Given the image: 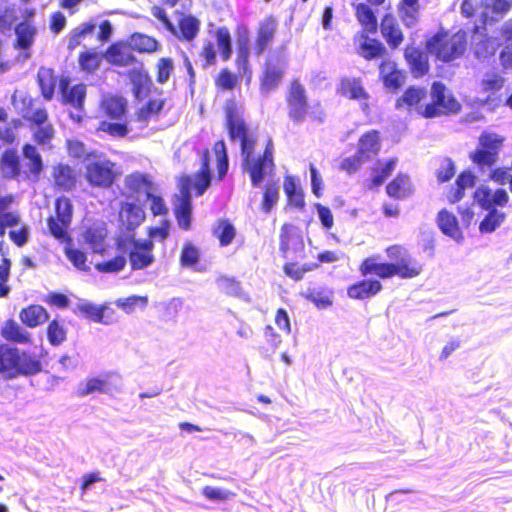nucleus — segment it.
Returning a JSON list of instances; mask_svg holds the SVG:
<instances>
[{
	"label": "nucleus",
	"mask_w": 512,
	"mask_h": 512,
	"mask_svg": "<svg viewBox=\"0 0 512 512\" xmlns=\"http://www.w3.org/2000/svg\"><path fill=\"white\" fill-rule=\"evenodd\" d=\"M21 119L31 130L34 144L25 142L21 147V160L15 148H7L0 155V174L6 180L36 183L44 171L43 158L38 150H50L56 130L49 120L47 108L37 99L23 96L16 106Z\"/></svg>",
	"instance_id": "nucleus-1"
},
{
	"label": "nucleus",
	"mask_w": 512,
	"mask_h": 512,
	"mask_svg": "<svg viewBox=\"0 0 512 512\" xmlns=\"http://www.w3.org/2000/svg\"><path fill=\"white\" fill-rule=\"evenodd\" d=\"M279 251L281 257L285 259L283 272L294 281H301L306 273L318 269L320 263H334L341 258L339 252L325 250L318 253V263L300 264L299 262L306 258V245L299 229L291 223H284L281 226Z\"/></svg>",
	"instance_id": "nucleus-2"
},
{
	"label": "nucleus",
	"mask_w": 512,
	"mask_h": 512,
	"mask_svg": "<svg viewBox=\"0 0 512 512\" xmlns=\"http://www.w3.org/2000/svg\"><path fill=\"white\" fill-rule=\"evenodd\" d=\"M385 253L391 262H379V256L376 255L364 258L358 267L361 276L375 275L378 280L396 276L401 279H412L422 273V265L411 258L403 245H390L386 247Z\"/></svg>",
	"instance_id": "nucleus-3"
},
{
	"label": "nucleus",
	"mask_w": 512,
	"mask_h": 512,
	"mask_svg": "<svg viewBox=\"0 0 512 512\" xmlns=\"http://www.w3.org/2000/svg\"><path fill=\"white\" fill-rule=\"evenodd\" d=\"M54 215H50L46 222L48 233L61 243H65L64 253L67 259L80 271L88 272L87 255L84 251L72 245L69 227L73 217V205L66 196L56 198Z\"/></svg>",
	"instance_id": "nucleus-4"
},
{
	"label": "nucleus",
	"mask_w": 512,
	"mask_h": 512,
	"mask_svg": "<svg viewBox=\"0 0 512 512\" xmlns=\"http://www.w3.org/2000/svg\"><path fill=\"white\" fill-rule=\"evenodd\" d=\"M101 113L110 121L102 120L98 123L96 131L106 133L113 138H125L130 133L126 121L129 105L127 99L119 94L103 95L99 101Z\"/></svg>",
	"instance_id": "nucleus-5"
},
{
	"label": "nucleus",
	"mask_w": 512,
	"mask_h": 512,
	"mask_svg": "<svg viewBox=\"0 0 512 512\" xmlns=\"http://www.w3.org/2000/svg\"><path fill=\"white\" fill-rule=\"evenodd\" d=\"M467 46V32L462 29L455 33L440 29L425 42L427 52L443 63H451L461 58Z\"/></svg>",
	"instance_id": "nucleus-6"
},
{
	"label": "nucleus",
	"mask_w": 512,
	"mask_h": 512,
	"mask_svg": "<svg viewBox=\"0 0 512 512\" xmlns=\"http://www.w3.org/2000/svg\"><path fill=\"white\" fill-rule=\"evenodd\" d=\"M224 113L228 136L231 141L238 142L241 157L254 152L258 142V134L246 123L234 99H228L225 102Z\"/></svg>",
	"instance_id": "nucleus-7"
},
{
	"label": "nucleus",
	"mask_w": 512,
	"mask_h": 512,
	"mask_svg": "<svg viewBox=\"0 0 512 512\" xmlns=\"http://www.w3.org/2000/svg\"><path fill=\"white\" fill-rule=\"evenodd\" d=\"M41 362L28 352L5 344L0 345V374L8 379L35 375L41 371Z\"/></svg>",
	"instance_id": "nucleus-8"
},
{
	"label": "nucleus",
	"mask_w": 512,
	"mask_h": 512,
	"mask_svg": "<svg viewBox=\"0 0 512 512\" xmlns=\"http://www.w3.org/2000/svg\"><path fill=\"white\" fill-rule=\"evenodd\" d=\"M116 163L92 151L84 158V178L92 188L108 189L116 181Z\"/></svg>",
	"instance_id": "nucleus-9"
},
{
	"label": "nucleus",
	"mask_w": 512,
	"mask_h": 512,
	"mask_svg": "<svg viewBox=\"0 0 512 512\" xmlns=\"http://www.w3.org/2000/svg\"><path fill=\"white\" fill-rule=\"evenodd\" d=\"M274 151L273 141L268 138L260 154L254 151L242 157V170L248 174L253 187H259L267 177L274 174Z\"/></svg>",
	"instance_id": "nucleus-10"
},
{
	"label": "nucleus",
	"mask_w": 512,
	"mask_h": 512,
	"mask_svg": "<svg viewBox=\"0 0 512 512\" xmlns=\"http://www.w3.org/2000/svg\"><path fill=\"white\" fill-rule=\"evenodd\" d=\"M430 102L419 109V115L426 119L456 114L461 110V104L448 90L446 85L435 81L431 85Z\"/></svg>",
	"instance_id": "nucleus-11"
},
{
	"label": "nucleus",
	"mask_w": 512,
	"mask_h": 512,
	"mask_svg": "<svg viewBox=\"0 0 512 512\" xmlns=\"http://www.w3.org/2000/svg\"><path fill=\"white\" fill-rule=\"evenodd\" d=\"M288 59L284 53L273 52L266 57L259 76V90L262 94H269L276 90L286 75Z\"/></svg>",
	"instance_id": "nucleus-12"
},
{
	"label": "nucleus",
	"mask_w": 512,
	"mask_h": 512,
	"mask_svg": "<svg viewBox=\"0 0 512 512\" xmlns=\"http://www.w3.org/2000/svg\"><path fill=\"white\" fill-rule=\"evenodd\" d=\"M116 249L128 252V259L132 270H142L150 266L155 257L153 254L154 243L152 240H137L134 237H119L116 239Z\"/></svg>",
	"instance_id": "nucleus-13"
},
{
	"label": "nucleus",
	"mask_w": 512,
	"mask_h": 512,
	"mask_svg": "<svg viewBox=\"0 0 512 512\" xmlns=\"http://www.w3.org/2000/svg\"><path fill=\"white\" fill-rule=\"evenodd\" d=\"M287 115L294 123H302L309 115V99L305 86L298 78L290 81L285 96Z\"/></svg>",
	"instance_id": "nucleus-14"
},
{
	"label": "nucleus",
	"mask_w": 512,
	"mask_h": 512,
	"mask_svg": "<svg viewBox=\"0 0 512 512\" xmlns=\"http://www.w3.org/2000/svg\"><path fill=\"white\" fill-rule=\"evenodd\" d=\"M36 10L34 8H25L21 12V21L14 25L16 38L13 42V48L26 52L25 56L29 57L28 51L35 42L37 35V27L34 23Z\"/></svg>",
	"instance_id": "nucleus-15"
},
{
	"label": "nucleus",
	"mask_w": 512,
	"mask_h": 512,
	"mask_svg": "<svg viewBox=\"0 0 512 512\" xmlns=\"http://www.w3.org/2000/svg\"><path fill=\"white\" fill-rule=\"evenodd\" d=\"M236 58L235 66L238 71L250 81L252 69L250 65V31L246 24L239 23L235 28Z\"/></svg>",
	"instance_id": "nucleus-16"
},
{
	"label": "nucleus",
	"mask_w": 512,
	"mask_h": 512,
	"mask_svg": "<svg viewBox=\"0 0 512 512\" xmlns=\"http://www.w3.org/2000/svg\"><path fill=\"white\" fill-rule=\"evenodd\" d=\"M336 93L348 100L364 102L361 104V109L365 113L370 111L369 104L367 103L370 99V94L365 88L361 77L344 76L340 78L336 87Z\"/></svg>",
	"instance_id": "nucleus-17"
},
{
	"label": "nucleus",
	"mask_w": 512,
	"mask_h": 512,
	"mask_svg": "<svg viewBox=\"0 0 512 512\" xmlns=\"http://www.w3.org/2000/svg\"><path fill=\"white\" fill-rule=\"evenodd\" d=\"M387 0H364L352 3L354 16L365 32L374 34L378 29L377 8Z\"/></svg>",
	"instance_id": "nucleus-18"
},
{
	"label": "nucleus",
	"mask_w": 512,
	"mask_h": 512,
	"mask_svg": "<svg viewBox=\"0 0 512 512\" xmlns=\"http://www.w3.org/2000/svg\"><path fill=\"white\" fill-rule=\"evenodd\" d=\"M474 200L484 210H496V207H504L508 203L509 196L503 188L492 190L481 185L474 192Z\"/></svg>",
	"instance_id": "nucleus-19"
},
{
	"label": "nucleus",
	"mask_w": 512,
	"mask_h": 512,
	"mask_svg": "<svg viewBox=\"0 0 512 512\" xmlns=\"http://www.w3.org/2000/svg\"><path fill=\"white\" fill-rule=\"evenodd\" d=\"M52 179L55 189L70 192L76 188L79 182V175L71 165L57 163L52 169Z\"/></svg>",
	"instance_id": "nucleus-20"
},
{
	"label": "nucleus",
	"mask_w": 512,
	"mask_h": 512,
	"mask_svg": "<svg viewBox=\"0 0 512 512\" xmlns=\"http://www.w3.org/2000/svg\"><path fill=\"white\" fill-rule=\"evenodd\" d=\"M278 31V21L275 16H266L258 25L255 38V52L258 56L272 44Z\"/></svg>",
	"instance_id": "nucleus-21"
},
{
	"label": "nucleus",
	"mask_w": 512,
	"mask_h": 512,
	"mask_svg": "<svg viewBox=\"0 0 512 512\" xmlns=\"http://www.w3.org/2000/svg\"><path fill=\"white\" fill-rule=\"evenodd\" d=\"M383 289L380 280L376 278H363L347 287V296L352 300H367L375 297Z\"/></svg>",
	"instance_id": "nucleus-22"
},
{
	"label": "nucleus",
	"mask_w": 512,
	"mask_h": 512,
	"mask_svg": "<svg viewBox=\"0 0 512 512\" xmlns=\"http://www.w3.org/2000/svg\"><path fill=\"white\" fill-rule=\"evenodd\" d=\"M404 59L411 75L416 79L425 76L430 70L427 54L418 47L407 46L404 50Z\"/></svg>",
	"instance_id": "nucleus-23"
},
{
	"label": "nucleus",
	"mask_w": 512,
	"mask_h": 512,
	"mask_svg": "<svg viewBox=\"0 0 512 512\" xmlns=\"http://www.w3.org/2000/svg\"><path fill=\"white\" fill-rule=\"evenodd\" d=\"M381 146L380 132L376 129H371L359 137L356 153L365 162H368L379 154Z\"/></svg>",
	"instance_id": "nucleus-24"
},
{
	"label": "nucleus",
	"mask_w": 512,
	"mask_h": 512,
	"mask_svg": "<svg viewBox=\"0 0 512 512\" xmlns=\"http://www.w3.org/2000/svg\"><path fill=\"white\" fill-rule=\"evenodd\" d=\"M380 32L391 50H396L404 41V33L397 19L390 13L383 15Z\"/></svg>",
	"instance_id": "nucleus-25"
},
{
	"label": "nucleus",
	"mask_w": 512,
	"mask_h": 512,
	"mask_svg": "<svg viewBox=\"0 0 512 512\" xmlns=\"http://www.w3.org/2000/svg\"><path fill=\"white\" fill-rule=\"evenodd\" d=\"M62 102L69 104L78 110H82L86 98V86L82 83L70 86L68 77H61L59 80Z\"/></svg>",
	"instance_id": "nucleus-26"
},
{
	"label": "nucleus",
	"mask_w": 512,
	"mask_h": 512,
	"mask_svg": "<svg viewBox=\"0 0 512 512\" xmlns=\"http://www.w3.org/2000/svg\"><path fill=\"white\" fill-rule=\"evenodd\" d=\"M77 309L85 317L96 323L110 325L117 320L115 310L105 304L95 305L91 302H85L79 304Z\"/></svg>",
	"instance_id": "nucleus-27"
},
{
	"label": "nucleus",
	"mask_w": 512,
	"mask_h": 512,
	"mask_svg": "<svg viewBox=\"0 0 512 512\" xmlns=\"http://www.w3.org/2000/svg\"><path fill=\"white\" fill-rule=\"evenodd\" d=\"M386 194L396 201H404L414 194V185L408 174L399 172L385 187Z\"/></svg>",
	"instance_id": "nucleus-28"
},
{
	"label": "nucleus",
	"mask_w": 512,
	"mask_h": 512,
	"mask_svg": "<svg viewBox=\"0 0 512 512\" xmlns=\"http://www.w3.org/2000/svg\"><path fill=\"white\" fill-rule=\"evenodd\" d=\"M128 78L132 85L131 91L135 100L142 101L150 95L153 82L147 71L132 69L128 72Z\"/></svg>",
	"instance_id": "nucleus-29"
},
{
	"label": "nucleus",
	"mask_w": 512,
	"mask_h": 512,
	"mask_svg": "<svg viewBox=\"0 0 512 512\" xmlns=\"http://www.w3.org/2000/svg\"><path fill=\"white\" fill-rule=\"evenodd\" d=\"M379 74L383 85L392 92L397 91L405 80L403 71L399 70L396 63L389 59L380 63Z\"/></svg>",
	"instance_id": "nucleus-30"
},
{
	"label": "nucleus",
	"mask_w": 512,
	"mask_h": 512,
	"mask_svg": "<svg viewBox=\"0 0 512 512\" xmlns=\"http://www.w3.org/2000/svg\"><path fill=\"white\" fill-rule=\"evenodd\" d=\"M104 57L108 63L118 67L131 66L137 62V58L131 52V49L122 43H112L109 45L104 53Z\"/></svg>",
	"instance_id": "nucleus-31"
},
{
	"label": "nucleus",
	"mask_w": 512,
	"mask_h": 512,
	"mask_svg": "<svg viewBox=\"0 0 512 512\" xmlns=\"http://www.w3.org/2000/svg\"><path fill=\"white\" fill-rule=\"evenodd\" d=\"M200 20L192 14H183L177 21L175 33L177 39L185 42L193 41L200 32Z\"/></svg>",
	"instance_id": "nucleus-32"
},
{
	"label": "nucleus",
	"mask_w": 512,
	"mask_h": 512,
	"mask_svg": "<svg viewBox=\"0 0 512 512\" xmlns=\"http://www.w3.org/2000/svg\"><path fill=\"white\" fill-rule=\"evenodd\" d=\"M145 220V212L135 203L123 202L119 208V221L127 230H134Z\"/></svg>",
	"instance_id": "nucleus-33"
},
{
	"label": "nucleus",
	"mask_w": 512,
	"mask_h": 512,
	"mask_svg": "<svg viewBox=\"0 0 512 512\" xmlns=\"http://www.w3.org/2000/svg\"><path fill=\"white\" fill-rule=\"evenodd\" d=\"M132 51L139 54H154L161 50V43L153 36L141 32H134L128 38Z\"/></svg>",
	"instance_id": "nucleus-34"
},
{
	"label": "nucleus",
	"mask_w": 512,
	"mask_h": 512,
	"mask_svg": "<svg viewBox=\"0 0 512 512\" xmlns=\"http://www.w3.org/2000/svg\"><path fill=\"white\" fill-rule=\"evenodd\" d=\"M83 240L89 248L97 254L103 255L106 251L107 229L104 224L87 227L82 233Z\"/></svg>",
	"instance_id": "nucleus-35"
},
{
	"label": "nucleus",
	"mask_w": 512,
	"mask_h": 512,
	"mask_svg": "<svg viewBox=\"0 0 512 512\" xmlns=\"http://www.w3.org/2000/svg\"><path fill=\"white\" fill-rule=\"evenodd\" d=\"M19 319L24 326L36 328L48 322L49 313L42 305L30 304L20 310Z\"/></svg>",
	"instance_id": "nucleus-36"
},
{
	"label": "nucleus",
	"mask_w": 512,
	"mask_h": 512,
	"mask_svg": "<svg viewBox=\"0 0 512 512\" xmlns=\"http://www.w3.org/2000/svg\"><path fill=\"white\" fill-rule=\"evenodd\" d=\"M0 334L8 342L17 344H30L32 342L31 334L12 318L3 323Z\"/></svg>",
	"instance_id": "nucleus-37"
},
{
	"label": "nucleus",
	"mask_w": 512,
	"mask_h": 512,
	"mask_svg": "<svg viewBox=\"0 0 512 512\" xmlns=\"http://www.w3.org/2000/svg\"><path fill=\"white\" fill-rule=\"evenodd\" d=\"M210 172V151L204 149L201 152V165L199 170L194 176V189L197 196H201L208 189L211 184Z\"/></svg>",
	"instance_id": "nucleus-38"
},
{
	"label": "nucleus",
	"mask_w": 512,
	"mask_h": 512,
	"mask_svg": "<svg viewBox=\"0 0 512 512\" xmlns=\"http://www.w3.org/2000/svg\"><path fill=\"white\" fill-rule=\"evenodd\" d=\"M166 104L165 98H151L142 106L136 109L134 120L136 122L147 124L152 119H157Z\"/></svg>",
	"instance_id": "nucleus-39"
},
{
	"label": "nucleus",
	"mask_w": 512,
	"mask_h": 512,
	"mask_svg": "<svg viewBox=\"0 0 512 512\" xmlns=\"http://www.w3.org/2000/svg\"><path fill=\"white\" fill-rule=\"evenodd\" d=\"M426 97L427 91L425 88L410 86L396 100L395 107L397 109H402L404 107L415 108V110L419 114V109L421 107H424V105H422V102L426 99Z\"/></svg>",
	"instance_id": "nucleus-40"
},
{
	"label": "nucleus",
	"mask_w": 512,
	"mask_h": 512,
	"mask_svg": "<svg viewBox=\"0 0 512 512\" xmlns=\"http://www.w3.org/2000/svg\"><path fill=\"white\" fill-rule=\"evenodd\" d=\"M436 222L438 228L444 235L455 240L463 238L457 217L447 209H442L438 212Z\"/></svg>",
	"instance_id": "nucleus-41"
},
{
	"label": "nucleus",
	"mask_w": 512,
	"mask_h": 512,
	"mask_svg": "<svg viewBox=\"0 0 512 512\" xmlns=\"http://www.w3.org/2000/svg\"><path fill=\"white\" fill-rule=\"evenodd\" d=\"M368 33L362 29L361 36L363 41L359 44L357 52L365 60L370 61L384 56L386 48L379 40L370 38Z\"/></svg>",
	"instance_id": "nucleus-42"
},
{
	"label": "nucleus",
	"mask_w": 512,
	"mask_h": 512,
	"mask_svg": "<svg viewBox=\"0 0 512 512\" xmlns=\"http://www.w3.org/2000/svg\"><path fill=\"white\" fill-rule=\"evenodd\" d=\"M109 373L102 377H90L79 383L76 394L79 397H85L94 393L109 392Z\"/></svg>",
	"instance_id": "nucleus-43"
},
{
	"label": "nucleus",
	"mask_w": 512,
	"mask_h": 512,
	"mask_svg": "<svg viewBox=\"0 0 512 512\" xmlns=\"http://www.w3.org/2000/svg\"><path fill=\"white\" fill-rule=\"evenodd\" d=\"M68 328L63 319L56 315L52 320L48 321L46 326V336L51 346L57 347L67 340Z\"/></svg>",
	"instance_id": "nucleus-44"
},
{
	"label": "nucleus",
	"mask_w": 512,
	"mask_h": 512,
	"mask_svg": "<svg viewBox=\"0 0 512 512\" xmlns=\"http://www.w3.org/2000/svg\"><path fill=\"white\" fill-rule=\"evenodd\" d=\"M283 190L287 198V204L298 210L305 208V199L303 190L297 185L293 176H285Z\"/></svg>",
	"instance_id": "nucleus-45"
},
{
	"label": "nucleus",
	"mask_w": 512,
	"mask_h": 512,
	"mask_svg": "<svg viewBox=\"0 0 512 512\" xmlns=\"http://www.w3.org/2000/svg\"><path fill=\"white\" fill-rule=\"evenodd\" d=\"M37 83L43 98L47 101L51 100L54 96L57 83V77L53 69L40 67L37 72Z\"/></svg>",
	"instance_id": "nucleus-46"
},
{
	"label": "nucleus",
	"mask_w": 512,
	"mask_h": 512,
	"mask_svg": "<svg viewBox=\"0 0 512 512\" xmlns=\"http://www.w3.org/2000/svg\"><path fill=\"white\" fill-rule=\"evenodd\" d=\"M397 162L398 159L396 157L390 158L384 163L378 161L377 164L380 165V167H374L372 169V177L370 179L371 187H380L386 181V179L392 175L396 168Z\"/></svg>",
	"instance_id": "nucleus-47"
},
{
	"label": "nucleus",
	"mask_w": 512,
	"mask_h": 512,
	"mask_svg": "<svg viewBox=\"0 0 512 512\" xmlns=\"http://www.w3.org/2000/svg\"><path fill=\"white\" fill-rule=\"evenodd\" d=\"M236 229L228 219H219L213 227V235L218 239L220 246L230 245L236 237Z\"/></svg>",
	"instance_id": "nucleus-48"
},
{
	"label": "nucleus",
	"mask_w": 512,
	"mask_h": 512,
	"mask_svg": "<svg viewBox=\"0 0 512 512\" xmlns=\"http://www.w3.org/2000/svg\"><path fill=\"white\" fill-rule=\"evenodd\" d=\"M174 215L180 229L188 231L192 226V203L186 196L179 198L178 205L174 208Z\"/></svg>",
	"instance_id": "nucleus-49"
},
{
	"label": "nucleus",
	"mask_w": 512,
	"mask_h": 512,
	"mask_svg": "<svg viewBox=\"0 0 512 512\" xmlns=\"http://www.w3.org/2000/svg\"><path fill=\"white\" fill-rule=\"evenodd\" d=\"M239 75L231 71L228 67L219 70L214 77V85L218 91H233L239 86Z\"/></svg>",
	"instance_id": "nucleus-50"
},
{
	"label": "nucleus",
	"mask_w": 512,
	"mask_h": 512,
	"mask_svg": "<svg viewBox=\"0 0 512 512\" xmlns=\"http://www.w3.org/2000/svg\"><path fill=\"white\" fill-rule=\"evenodd\" d=\"M215 39L221 59L224 62L230 60L233 53L230 30L226 26L218 27L215 30Z\"/></svg>",
	"instance_id": "nucleus-51"
},
{
	"label": "nucleus",
	"mask_w": 512,
	"mask_h": 512,
	"mask_svg": "<svg viewBox=\"0 0 512 512\" xmlns=\"http://www.w3.org/2000/svg\"><path fill=\"white\" fill-rule=\"evenodd\" d=\"M212 150L216 156V177L218 181H221L225 178L229 167V159L225 142L223 140L216 141L213 144Z\"/></svg>",
	"instance_id": "nucleus-52"
},
{
	"label": "nucleus",
	"mask_w": 512,
	"mask_h": 512,
	"mask_svg": "<svg viewBox=\"0 0 512 512\" xmlns=\"http://www.w3.org/2000/svg\"><path fill=\"white\" fill-rule=\"evenodd\" d=\"M102 55L94 50H85L78 56L80 69L87 74H94L100 67Z\"/></svg>",
	"instance_id": "nucleus-53"
},
{
	"label": "nucleus",
	"mask_w": 512,
	"mask_h": 512,
	"mask_svg": "<svg viewBox=\"0 0 512 512\" xmlns=\"http://www.w3.org/2000/svg\"><path fill=\"white\" fill-rule=\"evenodd\" d=\"M279 200V187L276 182H267L262 191L261 210L270 213Z\"/></svg>",
	"instance_id": "nucleus-54"
},
{
	"label": "nucleus",
	"mask_w": 512,
	"mask_h": 512,
	"mask_svg": "<svg viewBox=\"0 0 512 512\" xmlns=\"http://www.w3.org/2000/svg\"><path fill=\"white\" fill-rule=\"evenodd\" d=\"M264 344L260 347L266 355L273 354L282 342L281 335L271 325H267L263 332Z\"/></svg>",
	"instance_id": "nucleus-55"
},
{
	"label": "nucleus",
	"mask_w": 512,
	"mask_h": 512,
	"mask_svg": "<svg viewBox=\"0 0 512 512\" xmlns=\"http://www.w3.org/2000/svg\"><path fill=\"white\" fill-rule=\"evenodd\" d=\"M124 254L125 252H123V254L116 255L109 260L96 263L95 269L100 273H117L122 271L127 263V259Z\"/></svg>",
	"instance_id": "nucleus-56"
},
{
	"label": "nucleus",
	"mask_w": 512,
	"mask_h": 512,
	"mask_svg": "<svg viewBox=\"0 0 512 512\" xmlns=\"http://www.w3.org/2000/svg\"><path fill=\"white\" fill-rule=\"evenodd\" d=\"M175 66L172 58L162 57L159 58L155 64L156 82L158 84H165L168 82L170 76L174 72Z\"/></svg>",
	"instance_id": "nucleus-57"
},
{
	"label": "nucleus",
	"mask_w": 512,
	"mask_h": 512,
	"mask_svg": "<svg viewBox=\"0 0 512 512\" xmlns=\"http://www.w3.org/2000/svg\"><path fill=\"white\" fill-rule=\"evenodd\" d=\"M95 28V23L91 21L82 23L80 26L74 28L70 34L68 44L69 48L74 49L77 46H79L85 37L90 36L94 33Z\"/></svg>",
	"instance_id": "nucleus-58"
},
{
	"label": "nucleus",
	"mask_w": 512,
	"mask_h": 512,
	"mask_svg": "<svg viewBox=\"0 0 512 512\" xmlns=\"http://www.w3.org/2000/svg\"><path fill=\"white\" fill-rule=\"evenodd\" d=\"M511 6V2L508 0H486V11L482 13L483 23L488 22L489 12L496 16H503L511 9Z\"/></svg>",
	"instance_id": "nucleus-59"
},
{
	"label": "nucleus",
	"mask_w": 512,
	"mask_h": 512,
	"mask_svg": "<svg viewBox=\"0 0 512 512\" xmlns=\"http://www.w3.org/2000/svg\"><path fill=\"white\" fill-rule=\"evenodd\" d=\"M115 304L127 314L133 313L137 307L145 308L148 304L147 296L131 295L117 299Z\"/></svg>",
	"instance_id": "nucleus-60"
},
{
	"label": "nucleus",
	"mask_w": 512,
	"mask_h": 512,
	"mask_svg": "<svg viewBox=\"0 0 512 512\" xmlns=\"http://www.w3.org/2000/svg\"><path fill=\"white\" fill-rule=\"evenodd\" d=\"M419 0H401L398 5L400 17L407 25L413 24L417 19Z\"/></svg>",
	"instance_id": "nucleus-61"
},
{
	"label": "nucleus",
	"mask_w": 512,
	"mask_h": 512,
	"mask_svg": "<svg viewBox=\"0 0 512 512\" xmlns=\"http://www.w3.org/2000/svg\"><path fill=\"white\" fill-rule=\"evenodd\" d=\"M501 36L507 45L502 50L500 57L505 64L512 66V18L501 27Z\"/></svg>",
	"instance_id": "nucleus-62"
},
{
	"label": "nucleus",
	"mask_w": 512,
	"mask_h": 512,
	"mask_svg": "<svg viewBox=\"0 0 512 512\" xmlns=\"http://www.w3.org/2000/svg\"><path fill=\"white\" fill-rule=\"evenodd\" d=\"M488 214L484 217V219L480 222L479 230L481 233H491L497 227L501 225V223L505 219V213L499 212L497 210H487Z\"/></svg>",
	"instance_id": "nucleus-63"
},
{
	"label": "nucleus",
	"mask_w": 512,
	"mask_h": 512,
	"mask_svg": "<svg viewBox=\"0 0 512 512\" xmlns=\"http://www.w3.org/2000/svg\"><path fill=\"white\" fill-rule=\"evenodd\" d=\"M124 184L126 189L131 194H137L139 193L143 188L148 187L151 185V182L148 180V178L139 173H131L125 177Z\"/></svg>",
	"instance_id": "nucleus-64"
}]
</instances>
